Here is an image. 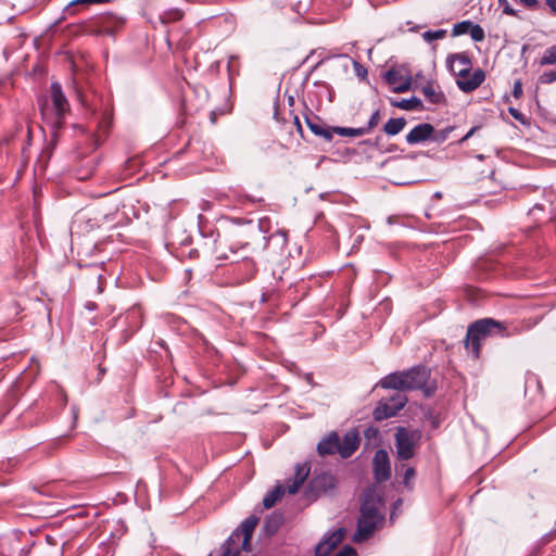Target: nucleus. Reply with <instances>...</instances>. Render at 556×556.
<instances>
[{
	"label": "nucleus",
	"mask_w": 556,
	"mask_h": 556,
	"mask_svg": "<svg viewBox=\"0 0 556 556\" xmlns=\"http://www.w3.org/2000/svg\"><path fill=\"white\" fill-rule=\"evenodd\" d=\"M528 328V325L521 323L498 321L493 318L478 319L468 327L465 348L478 358L481 344L488 337L509 338L520 334Z\"/></svg>",
	"instance_id": "obj_1"
},
{
	"label": "nucleus",
	"mask_w": 556,
	"mask_h": 556,
	"mask_svg": "<svg viewBox=\"0 0 556 556\" xmlns=\"http://www.w3.org/2000/svg\"><path fill=\"white\" fill-rule=\"evenodd\" d=\"M380 383L383 389L420 390L427 397L432 396L437 390V382L430 380V370L425 366H414L405 371L392 372L386 376Z\"/></svg>",
	"instance_id": "obj_2"
},
{
	"label": "nucleus",
	"mask_w": 556,
	"mask_h": 556,
	"mask_svg": "<svg viewBox=\"0 0 556 556\" xmlns=\"http://www.w3.org/2000/svg\"><path fill=\"white\" fill-rule=\"evenodd\" d=\"M38 106L42 118L48 122L52 129L59 130L63 127L66 115L71 112L70 102L58 81L50 85V94L38 98Z\"/></svg>",
	"instance_id": "obj_3"
},
{
	"label": "nucleus",
	"mask_w": 556,
	"mask_h": 556,
	"mask_svg": "<svg viewBox=\"0 0 556 556\" xmlns=\"http://www.w3.org/2000/svg\"><path fill=\"white\" fill-rule=\"evenodd\" d=\"M380 498L371 491H366L361 503V515L357 519V528L353 541L362 543L369 540L378 527L383 522L384 517L380 514Z\"/></svg>",
	"instance_id": "obj_4"
},
{
	"label": "nucleus",
	"mask_w": 556,
	"mask_h": 556,
	"mask_svg": "<svg viewBox=\"0 0 556 556\" xmlns=\"http://www.w3.org/2000/svg\"><path fill=\"white\" fill-rule=\"evenodd\" d=\"M446 66L457 77L456 85L463 92L476 90L485 79V72L481 68L471 73V58L465 52L450 54L446 59Z\"/></svg>",
	"instance_id": "obj_5"
},
{
	"label": "nucleus",
	"mask_w": 556,
	"mask_h": 556,
	"mask_svg": "<svg viewBox=\"0 0 556 556\" xmlns=\"http://www.w3.org/2000/svg\"><path fill=\"white\" fill-rule=\"evenodd\" d=\"M261 235V226L253 220H232L224 231V242L231 254L247 249Z\"/></svg>",
	"instance_id": "obj_6"
},
{
	"label": "nucleus",
	"mask_w": 556,
	"mask_h": 556,
	"mask_svg": "<svg viewBox=\"0 0 556 556\" xmlns=\"http://www.w3.org/2000/svg\"><path fill=\"white\" fill-rule=\"evenodd\" d=\"M257 523L258 517L255 515L245 518L223 544L222 556H240L241 552H251V539Z\"/></svg>",
	"instance_id": "obj_7"
},
{
	"label": "nucleus",
	"mask_w": 556,
	"mask_h": 556,
	"mask_svg": "<svg viewBox=\"0 0 556 556\" xmlns=\"http://www.w3.org/2000/svg\"><path fill=\"white\" fill-rule=\"evenodd\" d=\"M421 432L409 430L405 427H397L394 433L396 458L399 460L412 459L420 445Z\"/></svg>",
	"instance_id": "obj_8"
},
{
	"label": "nucleus",
	"mask_w": 556,
	"mask_h": 556,
	"mask_svg": "<svg viewBox=\"0 0 556 556\" xmlns=\"http://www.w3.org/2000/svg\"><path fill=\"white\" fill-rule=\"evenodd\" d=\"M103 219L100 214L93 210L78 211L72 219L71 230L78 235H84L99 228Z\"/></svg>",
	"instance_id": "obj_9"
},
{
	"label": "nucleus",
	"mask_w": 556,
	"mask_h": 556,
	"mask_svg": "<svg viewBox=\"0 0 556 556\" xmlns=\"http://www.w3.org/2000/svg\"><path fill=\"white\" fill-rule=\"evenodd\" d=\"M203 242L201 243L202 252L207 256H213L217 261L228 260V247L225 245L224 235L215 233L210 230V235L202 236Z\"/></svg>",
	"instance_id": "obj_10"
},
{
	"label": "nucleus",
	"mask_w": 556,
	"mask_h": 556,
	"mask_svg": "<svg viewBox=\"0 0 556 556\" xmlns=\"http://www.w3.org/2000/svg\"><path fill=\"white\" fill-rule=\"evenodd\" d=\"M372 473L375 481L378 483L386 482L391 478L390 457L383 448H379L374 455Z\"/></svg>",
	"instance_id": "obj_11"
},
{
	"label": "nucleus",
	"mask_w": 556,
	"mask_h": 556,
	"mask_svg": "<svg viewBox=\"0 0 556 556\" xmlns=\"http://www.w3.org/2000/svg\"><path fill=\"white\" fill-rule=\"evenodd\" d=\"M232 274L238 283L251 280L257 273L256 262L252 257L243 256L241 260H232Z\"/></svg>",
	"instance_id": "obj_12"
},
{
	"label": "nucleus",
	"mask_w": 556,
	"mask_h": 556,
	"mask_svg": "<svg viewBox=\"0 0 556 556\" xmlns=\"http://www.w3.org/2000/svg\"><path fill=\"white\" fill-rule=\"evenodd\" d=\"M308 486L316 495L326 494L336 488V478L329 472H315L308 482Z\"/></svg>",
	"instance_id": "obj_13"
},
{
	"label": "nucleus",
	"mask_w": 556,
	"mask_h": 556,
	"mask_svg": "<svg viewBox=\"0 0 556 556\" xmlns=\"http://www.w3.org/2000/svg\"><path fill=\"white\" fill-rule=\"evenodd\" d=\"M344 538V529L339 528L327 533L315 547V556H328Z\"/></svg>",
	"instance_id": "obj_14"
},
{
	"label": "nucleus",
	"mask_w": 556,
	"mask_h": 556,
	"mask_svg": "<svg viewBox=\"0 0 556 556\" xmlns=\"http://www.w3.org/2000/svg\"><path fill=\"white\" fill-rule=\"evenodd\" d=\"M361 442L356 430H350L344 433L342 440L339 438V455L342 458H349L358 448Z\"/></svg>",
	"instance_id": "obj_15"
},
{
	"label": "nucleus",
	"mask_w": 556,
	"mask_h": 556,
	"mask_svg": "<svg viewBox=\"0 0 556 556\" xmlns=\"http://www.w3.org/2000/svg\"><path fill=\"white\" fill-rule=\"evenodd\" d=\"M305 123H306L307 127L309 128V130L315 136L321 137L323 139H325L328 142H330L332 140L331 127L327 126L319 116H317L313 113H309V114L305 115Z\"/></svg>",
	"instance_id": "obj_16"
},
{
	"label": "nucleus",
	"mask_w": 556,
	"mask_h": 556,
	"mask_svg": "<svg viewBox=\"0 0 556 556\" xmlns=\"http://www.w3.org/2000/svg\"><path fill=\"white\" fill-rule=\"evenodd\" d=\"M386 81L393 86V91L397 93L406 92L410 89L412 76L403 77L395 68H390L384 74Z\"/></svg>",
	"instance_id": "obj_17"
},
{
	"label": "nucleus",
	"mask_w": 556,
	"mask_h": 556,
	"mask_svg": "<svg viewBox=\"0 0 556 556\" xmlns=\"http://www.w3.org/2000/svg\"><path fill=\"white\" fill-rule=\"evenodd\" d=\"M434 127L429 123H422L415 126L407 135L406 142L408 144H418L427 140H431Z\"/></svg>",
	"instance_id": "obj_18"
},
{
	"label": "nucleus",
	"mask_w": 556,
	"mask_h": 556,
	"mask_svg": "<svg viewBox=\"0 0 556 556\" xmlns=\"http://www.w3.org/2000/svg\"><path fill=\"white\" fill-rule=\"evenodd\" d=\"M339 434L331 431L317 444V452L321 456L339 454Z\"/></svg>",
	"instance_id": "obj_19"
},
{
	"label": "nucleus",
	"mask_w": 556,
	"mask_h": 556,
	"mask_svg": "<svg viewBox=\"0 0 556 556\" xmlns=\"http://www.w3.org/2000/svg\"><path fill=\"white\" fill-rule=\"evenodd\" d=\"M309 466L307 463L303 464H296L295 465V472L294 477L291 483L287 485V492L289 494H295L301 485L304 483V481L307 479L309 475Z\"/></svg>",
	"instance_id": "obj_20"
},
{
	"label": "nucleus",
	"mask_w": 556,
	"mask_h": 556,
	"mask_svg": "<svg viewBox=\"0 0 556 556\" xmlns=\"http://www.w3.org/2000/svg\"><path fill=\"white\" fill-rule=\"evenodd\" d=\"M422 94L426 100L432 104H441L446 101L444 93L441 91L439 86H435L434 83H427L422 89Z\"/></svg>",
	"instance_id": "obj_21"
},
{
	"label": "nucleus",
	"mask_w": 556,
	"mask_h": 556,
	"mask_svg": "<svg viewBox=\"0 0 556 556\" xmlns=\"http://www.w3.org/2000/svg\"><path fill=\"white\" fill-rule=\"evenodd\" d=\"M396 473H402V483L406 490L413 491L414 489V480L416 477V470L412 466H407L405 464H396L395 465Z\"/></svg>",
	"instance_id": "obj_22"
},
{
	"label": "nucleus",
	"mask_w": 556,
	"mask_h": 556,
	"mask_svg": "<svg viewBox=\"0 0 556 556\" xmlns=\"http://www.w3.org/2000/svg\"><path fill=\"white\" fill-rule=\"evenodd\" d=\"M376 421H382L395 416L394 409L387 400H381L372 412Z\"/></svg>",
	"instance_id": "obj_23"
},
{
	"label": "nucleus",
	"mask_w": 556,
	"mask_h": 556,
	"mask_svg": "<svg viewBox=\"0 0 556 556\" xmlns=\"http://www.w3.org/2000/svg\"><path fill=\"white\" fill-rule=\"evenodd\" d=\"M287 489L282 484H277L274 489L267 492L263 498V506L271 508L286 493Z\"/></svg>",
	"instance_id": "obj_24"
},
{
	"label": "nucleus",
	"mask_w": 556,
	"mask_h": 556,
	"mask_svg": "<svg viewBox=\"0 0 556 556\" xmlns=\"http://www.w3.org/2000/svg\"><path fill=\"white\" fill-rule=\"evenodd\" d=\"M283 523V516L279 513H273L264 522V531L268 535H274Z\"/></svg>",
	"instance_id": "obj_25"
},
{
	"label": "nucleus",
	"mask_w": 556,
	"mask_h": 556,
	"mask_svg": "<svg viewBox=\"0 0 556 556\" xmlns=\"http://www.w3.org/2000/svg\"><path fill=\"white\" fill-rule=\"evenodd\" d=\"M406 125L404 117L390 118L383 126V130L389 136L400 134Z\"/></svg>",
	"instance_id": "obj_26"
},
{
	"label": "nucleus",
	"mask_w": 556,
	"mask_h": 556,
	"mask_svg": "<svg viewBox=\"0 0 556 556\" xmlns=\"http://www.w3.org/2000/svg\"><path fill=\"white\" fill-rule=\"evenodd\" d=\"M332 136L334 134L339 136H345V137H359L363 135H366V129H363L362 127L358 128H352V127H341V126H333L331 127Z\"/></svg>",
	"instance_id": "obj_27"
},
{
	"label": "nucleus",
	"mask_w": 556,
	"mask_h": 556,
	"mask_svg": "<svg viewBox=\"0 0 556 556\" xmlns=\"http://www.w3.org/2000/svg\"><path fill=\"white\" fill-rule=\"evenodd\" d=\"M394 106L406 111L421 110L424 108L421 100L417 97H412L410 99H403L400 102H395Z\"/></svg>",
	"instance_id": "obj_28"
},
{
	"label": "nucleus",
	"mask_w": 556,
	"mask_h": 556,
	"mask_svg": "<svg viewBox=\"0 0 556 556\" xmlns=\"http://www.w3.org/2000/svg\"><path fill=\"white\" fill-rule=\"evenodd\" d=\"M184 16V12L177 8L168 9L160 15V21L163 24H168L179 21Z\"/></svg>",
	"instance_id": "obj_29"
},
{
	"label": "nucleus",
	"mask_w": 556,
	"mask_h": 556,
	"mask_svg": "<svg viewBox=\"0 0 556 556\" xmlns=\"http://www.w3.org/2000/svg\"><path fill=\"white\" fill-rule=\"evenodd\" d=\"M541 66L553 65L556 63V46L548 47L539 61Z\"/></svg>",
	"instance_id": "obj_30"
},
{
	"label": "nucleus",
	"mask_w": 556,
	"mask_h": 556,
	"mask_svg": "<svg viewBox=\"0 0 556 556\" xmlns=\"http://www.w3.org/2000/svg\"><path fill=\"white\" fill-rule=\"evenodd\" d=\"M387 401L390 403L394 409V414L396 415L401 409L404 408L405 404L407 403V397L401 393H396Z\"/></svg>",
	"instance_id": "obj_31"
},
{
	"label": "nucleus",
	"mask_w": 556,
	"mask_h": 556,
	"mask_svg": "<svg viewBox=\"0 0 556 556\" xmlns=\"http://www.w3.org/2000/svg\"><path fill=\"white\" fill-rule=\"evenodd\" d=\"M287 242H288L287 232L283 230H277L268 237V244L275 243V244L279 245L280 248H283L287 245Z\"/></svg>",
	"instance_id": "obj_32"
},
{
	"label": "nucleus",
	"mask_w": 556,
	"mask_h": 556,
	"mask_svg": "<svg viewBox=\"0 0 556 556\" xmlns=\"http://www.w3.org/2000/svg\"><path fill=\"white\" fill-rule=\"evenodd\" d=\"M471 24L472 22L469 20L456 23L452 29L453 36L469 34V28L471 27Z\"/></svg>",
	"instance_id": "obj_33"
},
{
	"label": "nucleus",
	"mask_w": 556,
	"mask_h": 556,
	"mask_svg": "<svg viewBox=\"0 0 556 556\" xmlns=\"http://www.w3.org/2000/svg\"><path fill=\"white\" fill-rule=\"evenodd\" d=\"M453 130H454V126H447L444 129H441L439 131L434 130V132H433V135L431 137V140L437 142V143H442V142H444L448 138V135Z\"/></svg>",
	"instance_id": "obj_34"
},
{
	"label": "nucleus",
	"mask_w": 556,
	"mask_h": 556,
	"mask_svg": "<svg viewBox=\"0 0 556 556\" xmlns=\"http://www.w3.org/2000/svg\"><path fill=\"white\" fill-rule=\"evenodd\" d=\"M469 35L471 39L476 42H480L484 40V30L479 24H471V27L469 28Z\"/></svg>",
	"instance_id": "obj_35"
},
{
	"label": "nucleus",
	"mask_w": 556,
	"mask_h": 556,
	"mask_svg": "<svg viewBox=\"0 0 556 556\" xmlns=\"http://www.w3.org/2000/svg\"><path fill=\"white\" fill-rule=\"evenodd\" d=\"M446 31L444 29H438V30H427L422 34V38L431 42L433 40L442 39L445 36Z\"/></svg>",
	"instance_id": "obj_36"
},
{
	"label": "nucleus",
	"mask_w": 556,
	"mask_h": 556,
	"mask_svg": "<svg viewBox=\"0 0 556 556\" xmlns=\"http://www.w3.org/2000/svg\"><path fill=\"white\" fill-rule=\"evenodd\" d=\"M380 122V111L379 109L375 110L367 123L366 126H363V129H366V134H368L372 128L377 127Z\"/></svg>",
	"instance_id": "obj_37"
},
{
	"label": "nucleus",
	"mask_w": 556,
	"mask_h": 556,
	"mask_svg": "<svg viewBox=\"0 0 556 556\" xmlns=\"http://www.w3.org/2000/svg\"><path fill=\"white\" fill-rule=\"evenodd\" d=\"M556 81V70L546 71L539 76V83L542 85H549Z\"/></svg>",
	"instance_id": "obj_38"
},
{
	"label": "nucleus",
	"mask_w": 556,
	"mask_h": 556,
	"mask_svg": "<svg viewBox=\"0 0 556 556\" xmlns=\"http://www.w3.org/2000/svg\"><path fill=\"white\" fill-rule=\"evenodd\" d=\"M502 7L503 13L510 16H518L517 10H515L508 2V0H498Z\"/></svg>",
	"instance_id": "obj_39"
},
{
	"label": "nucleus",
	"mask_w": 556,
	"mask_h": 556,
	"mask_svg": "<svg viewBox=\"0 0 556 556\" xmlns=\"http://www.w3.org/2000/svg\"><path fill=\"white\" fill-rule=\"evenodd\" d=\"M333 556H357V554L354 547L345 545L341 551H339Z\"/></svg>",
	"instance_id": "obj_40"
},
{
	"label": "nucleus",
	"mask_w": 556,
	"mask_h": 556,
	"mask_svg": "<svg viewBox=\"0 0 556 556\" xmlns=\"http://www.w3.org/2000/svg\"><path fill=\"white\" fill-rule=\"evenodd\" d=\"M523 91H522V81L521 79H517L515 83H514V87H513V96L516 98V99H519L521 96H522Z\"/></svg>",
	"instance_id": "obj_41"
},
{
	"label": "nucleus",
	"mask_w": 556,
	"mask_h": 556,
	"mask_svg": "<svg viewBox=\"0 0 556 556\" xmlns=\"http://www.w3.org/2000/svg\"><path fill=\"white\" fill-rule=\"evenodd\" d=\"M527 9L535 10L539 9L540 4L538 0H518Z\"/></svg>",
	"instance_id": "obj_42"
},
{
	"label": "nucleus",
	"mask_w": 556,
	"mask_h": 556,
	"mask_svg": "<svg viewBox=\"0 0 556 556\" xmlns=\"http://www.w3.org/2000/svg\"><path fill=\"white\" fill-rule=\"evenodd\" d=\"M480 127L479 126H475L472 127L464 137H462L458 141H457V144L462 146L464 144L470 137L473 136V134L479 129Z\"/></svg>",
	"instance_id": "obj_43"
},
{
	"label": "nucleus",
	"mask_w": 556,
	"mask_h": 556,
	"mask_svg": "<svg viewBox=\"0 0 556 556\" xmlns=\"http://www.w3.org/2000/svg\"><path fill=\"white\" fill-rule=\"evenodd\" d=\"M109 0H74L70 3V7L72 5H75V4H84V3H88V4H91V3H104V2H108Z\"/></svg>",
	"instance_id": "obj_44"
},
{
	"label": "nucleus",
	"mask_w": 556,
	"mask_h": 556,
	"mask_svg": "<svg viewBox=\"0 0 556 556\" xmlns=\"http://www.w3.org/2000/svg\"><path fill=\"white\" fill-rule=\"evenodd\" d=\"M293 124L296 128V131L301 135V137H303V128L296 115L293 116Z\"/></svg>",
	"instance_id": "obj_45"
},
{
	"label": "nucleus",
	"mask_w": 556,
	"mask_h": 556,
	"mask_svg": "<svg viewBox=\"0 0 556 556\" xmlns=\"http://www.w3.org/2000/svg\"><path fill=\"white\" fill-rule=\"evenodd\" d=\"M545 4L549 8L551 13L556 15V0H545Z\"/></svg>",
	"instance_id": "obj_46"
},
{
	"label": "nucleus",
	"mask_w": 556,
	"mask_h": 556,
	"mask_svg": "<svg viewBox=\"0 0 556 556\" xmlns=\"http://www.w3.org/2000/svg\"><path fill=\"white\" fill-rule=\"evenodd\" d=\"M509 113L516 118V119H519L521 117V113L517 110V109H514V108H510L509 109Z\"/></svg>",
	"instance_id": "obj_47"
},
{
	"label": "nucleus",
	"mask_w": 556,
	"mask_h": 556,
	"mask_svg": "<svg viewBox=\"0 0 556 556\" xmlns=\"http://www.w3.org/2000/svg\"><path fill=\"white\" fill-rule=\"evenodd\" d=\"M247 200L252 202V203H255V202H262L263 199L262 198H254V197H247Z\"/></svg>",
	"instance_id": "obj_48"
},
{
	"label": "nucleus",
	"mask_w": 556,
	"mask_h": 556,
	"mask_svg": "<svg viewBox=\"0 0 556 556\" xmlns=\"http://www.w3.org/2000/svg\"><path fill=\"white\" fill-rule=\"evenodd\" d=\"M370 432H372V434H377L378 433V429H376V428H368V429H366V431H365L366 437H369Z\"/></svg>",
	"instance_id": "obj_49"
},
{
	"label": "nucleus",
	"mask_w": 556,
	"mask_h": 556,
	"mask_svg": "<svg viewBox=\"0 0 556 556\" xmlns=\"http://www.w3.org/2000/svg\"><path fill=\"white\" fill-rule=\"evenodd\" d=\"M112 18H113V15H111V14H110V15L104 16V17H103V21H102V24H106V23H109Z\"/></svg>",
	"instance_id": "obj_50"
},
{
	"label": "nucleus",
	"mask_w": 556,
	"mask_h": 556,
	"mask_svg": "<svg viewBox=\"0 0 556 556\" xmlns=\"http://www.w3.org/2000/svg\"><path fill=\"white\" fill-rule=\"evenodd\" d=\"M355 66H356V67H359V68L362 70L363 75H365V74H366V70H365V68H363L358 63H355Z\"/></svg>",
	"instance_id": "obj_51"
},
{
	"label": "nucleus",
	"mask_w": 556,
	"mask_h": 556,
	"mask_svg": "<svg viewBox=\"0 0 556 556\" xmlns=\"http://www.w3.org/2000/svg\"><path fill=\"white\" fill-rule=\"evenodd\" d=\"M105 374V369L104 368H100V375H104Z\"/></svg>",
	"instance_id": "obj_52"
},
{
	"label": "nucleus",
	"mask_w": 556,
	"mask_h": 556,
	"mask_svg": "<svg viewBox=\"0 0 556 556\" xmlns=\"http://www.w3.org/2000/svg\"><path fill=\"white\" fill-rule=\"evenodd\" d=\"M534 208H540V210H542V206H541V205H539V204H534Z\"/></svg>",
	"instance_id": "obj_53"
},
{
	"label": "nucleus",
	"mask_w": 556,
	"mask_h": 556,
	"mask_svg": "<svg viewBox=\"0 0 556 556\" xmlns=\"http://www.w3.org/2000/svg\"><path fill=\"white\" fill-rule=\"evenodd\" d=\"M356 70H357V74H358V75H361V74H362L361 68H359V67H356Z\"/></svg>",
	"instance_id": "obj_54"
},
{
	"label": "nucleus",
	"mask_w": 556,
	"mask_h": 556,
	"mask_svg": "<svg viewBox=\"0 0 556 556\" xmlns=\"http://www.w3.org/2000/svg\"><path fill=\"white\" fill-rule=\"evenodd\" d=\"M93 307H94V305H93V304H92V305H88V308H89V309H92Z\"/></svg>",
	"instance_id": "obj_55"
}]
</instances>
